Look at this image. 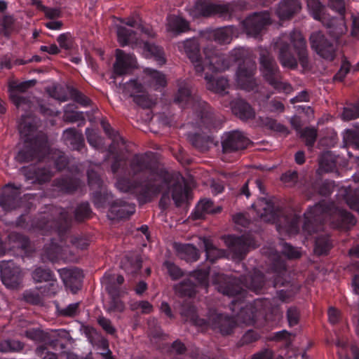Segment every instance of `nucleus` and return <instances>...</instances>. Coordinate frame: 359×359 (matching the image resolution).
<instances>
[{"instance_id":"nucleus-1","label":"nucleus","mask_w":359,"mask_h":359,"mask_svg":"<svg viewBox=\"0 0 359 359\" xmlns=\"http://www.w3.org/2000/svg\"><path fill=\"white\" fill-rule=\"evenodd\" d=\"M129 175L142 174L147 180L142 183V192L146 198H153L162 192L160 205L165 208L171 198L177 206L181 205L189 197V188L182 177H174L168 173H158L154 163L147 154H137L130 163Z\"/></svg>"},{"instance_id":"nucleus-2","label":"nucleus","mask_w":359,"mask_h":359,"mask_svg":"<svg viewBox=\"0 0 359 359\" xmlns=\"http://www.w3.org/2000/svg\"><path fill=\"white\" fill-rule=\"evenodd\" d=\"M303 231L311 235L323 229L325 223L330 222L333 228L348 230L356 223L353 214L336 206L334 202L322 200L309 208L304 214Z\"/></svg>"},{"instance_id":"nucleus-3","label":"nucleus","mask_w":359,"mask_h":359,"mask_svg":"<svg viewBox=\"0 0 359 359\" xmlns=\"http://www.w3.org/2000/svg\"><path fill=\"white\" fill-rule=\"evenodd\" d=\"M137 67V61L132 54L126 53L123 50H116V61L114 64L112 79L119 93L125 96L133 98V101L142 108H150L154 104V100L149 97L142 84L135 80H130L125 83H117L118 76L130 73L131 70Z\"/></svg>"},{"instance_id":"nucleus-4","label":"nucleus","mask_w":359,"mask_h":359,"mask_svg":"<svg viewBox=\"0 0 359 359\" xmlns=\"http://www.w3.org/2000/svg\"><path fill=\"white\" fill-rule=\"evenodd\" d=\"M212 280L219 292L229 297H237L231 302L233 306L245 296V289L258 294L262 292L265 285L263 273L257 269L242 276L239 279L222 273H215L212 276Z\"/></svg>"},{"instance_id":"nucleus-5","label":"nucleus","mask_w":359,"mask_h":359,"mask_svg":"<svg viewBox=\"0 0 359 359\" xmlns=\"http://www.w3.org/2000/svg\"><path fill=\"white\" fill-rule=\"evenodd\" d=\"M290 43L280 39L276 43L278 60L283 67L295 69L298 62L306 69L309 65L306 41L299 31L293 30L288 35Z\"/></svg>"},{"instance_id":"nucleus-6","label":"nucleus","mask_w":359,"mask_h":359,"mask_svg":"<svg viewBox=\"0 0 359 359\" xmlns=\"http://www.w3.org/2000/svg\"><path fill=\"white\" fill-rule=\"evenodd\" d=\"M18 129L24 140V146L16 155V161L27 163L34 159L40 160L48 149L46 137L42 133H38L35 126L25 116H22Z\"/></svg>"},{"instance_id":"nucleus-7","label":"nucleus","mask_w":359,"mask_h":359,"mask_svg":"<svg viewBox=\"0 0 359 359\" xmlns=\"http://www.w3.org/2000/svg\"><path fill=\"white\" fill-rule=\"evenodd\" d=\"M180 314L186 322L201 327L210 326L212 329L218 330L222 334H229L236 325L232 318L217 313H211L208 321L198 318L195 307L191 304L182 305Z\"/></svg>"},{"instance_id":"nucleus-8","label":"nucleus","mask_w":359,"mask_h":359,"mask_svg":"<svg viewBox=\"0 0 359 359\" xmlns=\"http://www.w3.org/2000/svg\"><path fill=\"white\" fill-rule=\"evenodd\" d=\"M205 55V60L202 64L210 71L214 72H224L244 55V50L242 48L233 49L229 55L223 54L219 50L210 47L204 48Z\"/></svg>"},{"instance_id":"nucleus-9","label":"nucleus","mask_w":359,"mask_h":359,"mask_svg":"<svg viewBox=\"0 0 359 359\" xmlns=\"http://www.w3.org/2000/svg\"><path fill=\"white\" fill-rule=\"evenodd\" d=\"M199 128L204 135L201 134H189V142L194 147L201 151H206L213 142V139L209 133L217 130L221 125V121L216 118L211 111L201 115Z\"/></svg>"},{"instance_id":"nucleus-10","label":"nucleus","mask_w":359,"mask_h":359,"mask_svg":"<svg viewBox=\"0 0 359 359\" xmlns=\"http://www.w3.org/2000/svg\"><path fill=\"white\" fill-rule=\"evenodd\" d=\"M311 48L322 58L333 61L337 55V46L334 40L328 38L323 32L311 34L309 38Z\"/></svg>"},{"instance_id":"nucleus-11","label":"nucleus","mask_w":359,"mask_h":359,"mask_svg":"<svg viewBox=\"0 0 359 359\" xmlns=\"http://www.w3.org/2000/svg\"><path fill=\"white\" fill-rule=\"evenodd\" d=\"M174 102L181 108L191 107L195 110H200L201 115L206 113L207 111H211L206 102L201 101L198 96L192 93L189 85L187 83L180 84Z\"/></svg>"},{"instance_id":"nucleus-12","label":"nucleus","mask_w":359,"mask_h":359,"mask_svg":"<svg viewBox=\"0 0 359 359\" xmlns=\"http://www.w3.org/2000/svg\"><path fill=\"white\" fill-rule=\"evenodd\" d=\"M256 65L250 59H245L240 64L236 73V81L241 89L247 91L254 90L257 86L255 79Z\"/></svg>"},{"instance_id":"nucleus-13","label":"nucleus","mask_w":359,"mask_h":359,"mask_svg":"<svg viewBox=\"0 0 359 359\" xmlns=\"http://www.w3.org/2000/svg\"><path fill=\"white\" fill-rule=\"evenodd\" d=\"M0 269L2 282L6 287L18 289L20 287L23 274L13 261L0 262Z\"/></svg>"},{"instance_id":"nucleus-14","label":"nucleus","mask_w":359,"mask_h":359,"mask_svg":"<svg viewBox=\"0 0 359 359\" xmlns=\"http://www.w3.org/2000/svg\"><path fill=\"white\" fill-rule=\"evenodd\" d=\"M51 219L44 216L39 224V227L41 229L50 228L62 231L70 224L69 212L62 208H54L51 211Z\"/></svg>"},{"instance_id":"nucleus-15","label":"nucleus","mask_w":359,"mask_h":359,"mask_svg":"<svg viewBox=\"0 0 359 359\" xmlns=\"http://www.w3.org/2000/svg\"><path fill=\"white\" fill-rule=\"evenodd\" d=\"M177 49L184 53L193 63L196 72L202 73L204 66L200 57V46L197 39H189L177 43Z\"/></svg>"},{"instance_id":"nucleus-16","label":"nucleus","mask_w":359,"mask_h":359,"mask_svg":"<svg viewBox=\"0 0 359 359\" xmlns=\"http://www.w3.org/2000/svg\"><path fill=\"white\" fill-rule=\"evenodd\" d=\"M269 20L267 12L255 13L242 22L245 32L249 36L257 38Z\"/></svg>"},{"instance_id":"nucleus-17","label":"nucleus","mask_w":359,"mask_h":359,"mask_svg":"<svg viewBox=\"0 0 359 359\" xmlns=\"http://www.w3.org/2000/svg\"><path fill=\"white\" fill-rule=\"evenodd\" d=\"M249 140L239 130L225 133L222 137V146L224 153L243 149L249 144Z\"/></svg>"},{"instance_id":"nucleus-18","label":"nucleus","mask_w":359,"mask_h":359,"mask_svg":"<svg viewBox=\"0 0 359 359\" xmlns=\"http://www.w3.org/2000/svg\"><path fill=\"white\" fill-rule=\"evenodd\" d=\"M307 7L313 19L327 27H331L333 25L334 20L326 13V8L320 0H307Z\"/></svg>"},{"instance_id":"nucleus-19","label":"nucleus","mask_w":359,"mask_h":359,"mask_svg":"<svg viewBox=\"0 0 359 359\" xmlns=\"http://www.w3.org/2000/svg\"><path fill=\"white\" fill-rule=\"evenodd\" d=\"M256 184L263 196H259L257 201L252 204L257 217L264 222L269 221V198L265 193V188L261 180H257Z\"/></svg>"},{"instance_id":"nucleus-20","label":"nucleus","mask_w":359,"mask_h":359,"mask_svg":"<svg viewBox=\"0 0 359 359\" xmlns=\"http://www.w3.org/2000/svg\"><path fill=\"white\" fill-rule=\"evenodd\" d=\"M20 192L18 188L11 184L6 185L0 196V206L5 211L12 210L19 206Z\"/></svg>"},{"instance_id":"nucleus-21","label":"nucleus","mask_w":359,"mask_h":359,"mask_svg":"<svg viewBox=\"0 0 359 359\" xmlns=\"http://www.w3.org/2000/svg\"><path fill=\"white\" fill-rule=\"evenodd\" d=\"M60 275L66 287L69 289L73 294L80 290L83 278L81 270L79 269H62Z\"/></svg>"},{"instance_id":"nucleus-22","label":"nucleus","mask_w":359,"mask_h":359,"mask_svg":"<svg viewBox=\"0 0 359 359\" xmlns=\"http://www.w3.org/2000/svg\"><path fill=\"white\" fill-rule=\"evenodd\" d=\"M301 8L299 0H281L276 9V14L280 20H287L291 19Z\"/></svg>"},{"instance_id":"nucleus-23","label":"nucleus","mask_w":359,"mask_h":359,"mask_svg":"<svg viewBox=\"0 0 359 359\" xmlns=\"http://www.w3.org/2000/svg\"><path fill=\"white\" fill-rule=\"evenodd\" d=\"M226 243L234 255L238 258H241L248 251L252 244V241L246 236H229L226 240Z\"/></svg>"},{"instance_id":"nucleus-24","label":"nucleus","mask_w":359,"mask_h":359,"mask_svg":"<svg viewBox=\"0 0 359 359\" xmlns=\"http://www.w3.org/2000/svg\"><path fill=\"white\" fill-rule=\"evenodd\" d=\"M135 210L133 204L117 201L111 205L107 215L110 219H126L133 214Z\"/></svg>"},{"instance_id":"nucleus-25","label":"nucleus","mask_w":359,"mask_h":359,"mask_svg":"<svg viewBox=\"0 0 359 359\" xmlns=\"http://www.w3.org/2000/svg\"><path fill=\"white\" fill-rule=\"evenodd\" d=\"M271 274L274 273L271 280V283L274 287L284 286L287 283L285 276L287 273V266L283 261L271 262Z\"/></svg>"},{"instance_id":"nucleus-26","label":"nucleus","mask_w":359,"mask_h":359,"mask_svg":"<svg viewBox=\"0 0 359 359\" xmlns=\"http://www.w3.org/2000/svg\"><path fill=\"white\" fill-rule=\"evenodd\" d=\"M106 290L111 296V300L105 306V309L108 313L119 312L121 313L125 310V305L118 297L121 296L120 290L113 284L106 285Z\"/></svg>"},{"instance_id":"nucleus-27","label":"nucleus","mask_w":359,"mask_h":359,"mask_svg":"<svg viewBox=\"0 0 359 359\" xmlns=\"http://www.w3.org/2000/svg\"><path fill=\"white\" fill-rule=\"evenodd\" d=\"M220 206L215 207L213 203L209 199L201 200L197 205L193 217L195 219H203L207 214H215L220 212Z\"/></svg>"},{"instance_id":"nucleus-28","label":"nucleus","mask_w":359,"mask_h":359,"mask_svg":"<svg viewBox=\"0 0 359 359\" xmlns=\"http://www.w3.org/2000/svg\"><path fill=\"white\" fill-rule=\"evenodd\" d=\"M233 113L241 120H249L255 117V113L251 106L244 100H239L231 103Z\"/></svg>"},{"instance_id":"nucleus-29","label":"nucleus","mask_w":359,"mask_h":359,"mask_svg":"<svg viewBox=\"0 0 359 359\" xmlns=\"http://www.w3.org/2000/svg\"><path fill=\"white\" fill-rule=\"evenodd\" d=\"M116 187L122 192L139 193L142 196L145 201H149L151 199V198H146V196L142 194V183L139 184L136 182H131L129 180L126 178H118Z\"/></svg>"},{"instance_id":"nucleus-30","label":"nucleus","mask_w":359,"mask_h":359,"mask_svg":"<svg viewBox=\"0 0 359 359\" xmlns=\"http://www.w3.org/2000/svg\"><path fill=\"white\" fill-rule=\"evenodd\" d=\"M207 81V88L215 93L224 95L226 93V90L229 88V83L227 79L222 76L216 79H212L205 76Z\"/></svg>"},{"instance_id":"nucleus-31","label":"nucleus","mask_w":359,"mask_h":359,"mask_svg":"<svg viewBox=\"0 0 359 359\" xmlns=\"http://www.w3.org/2000/svg\"><path fill=\"white\" fill-rule=\"evenodd\" d=\"M275 71L276 67L271 59V87H273L278 93H290L293 90L292 85L283 81L282 78L276 77Z\"/></svg>"},{"instance_id":"nucleus-32","label":"nucleus","mask_w":359,"mask_h":359,"mask_svg":"<svg viewBox=\"0 0 359 359\" xmlns=\"http://www.w3.org/2000/svg\"><path fill=\"white\" fill-rule=\"evenodd\" d=\"M234 34L233 27H224L212 31L210 37L219 43H229L231 42Z\"/></svg>"},{"instance_id":"nucleus-33","label":"nucleus","mask_w":359,"mask_h":359,"mask_svg":"<svg viewBox=\"0 0 359 359\" xmlns=\"http://www.w3.org/2000/svg\"><path fill=\"white\" fill-rule=\"evenodd\" d=\"M177 294L181 297H191L197 292V285L194 283L193 280L189 278L175 286Z\"/></svg>"},{"instance_id":"nucleus-34","label":"nucleus","mask_w":359,"mask_h":359,"mask_svg":"<svg viewBox=\"0 0 359 359\" xmlns=\"http://www.w3.org/2000/svg\"><path fill=\"white\" fill-rule=\"evenodd\" d=\"M143 53L146 57H154L159 65L165 62L163 49L154 44L145 42L142 46Z\"/></svg>"},{"instance_id":"nucleus-35","label":"nucleus","mask_w":359,"mask_h":359,"mask_svg":"<svg viewBox=\"0 0 359 359\" xmlns=\"http://www.w3.org/2000/svg\"><path fill=\"white\" fill-rule=\"evenodd\" d=\"M144 73L147 76V81L154 88L157 89L166 85L165 76L161 72L147 68L144 70Z\"/></svg>"},{"instance_id":"nucleus-36","label":"nucleus","mask_w":359,"mask_h":359,"mask_svg":"<svg viewBox=\"0 0 359 359\" xmlns=\"http://www.w3.org/2000/svg\"><path fill=\"white\" fill-rule=\"evenodd\" d=\"M62 137L66 143L72 145L74 149H79L83 142L81 133L77 132L74 128L65 130Z\"/></svg>"},{"instance_id":"nucleus-37","label":"nucleus","mask_w":359,"mask_h":359,"mask_svg":"<svg viewBox=\"0 0 359 359\" xmlns=\"http://www.w3.org/2000/svg\"><path fill=\"white\" fill-rule=\"evenodd\" d=\"M332 248L330 237L328 235L318 236L315 241V253L318 255H327Z\"/></svg>"},{"instance_id":"nucleus-38","label":"nucleus","mask_w":359,"mask_h":359,"mask_svg":"<svg viewBox=\"0 0 359 359\" xmlns=\"http://www.w3.org/2000/svg\"><path fill=\"white\" fill-rule=\"evenodd\" d=\"M284 224L282 226L280 224H277L278 230L283 229L289 234H297L299 231V222L300 218L297 215L292 217H284Z\"/></svg>"},{"instance_id":"nucleus-39","label":"nucleus","mask_w":359,"mask_h":359,"mask_svg":"<svg viewBox=\"0 0 359 359\" xmlns=\"http://www.w3.org/2000/svg\"><path fill=\"white\" fill-rule=\"evenodd\" d=\"M189 29V22L184 19L172 15L168 18V29L177 33L184 32Z\"/></svg>"},{"instance_id":"nucleus-40","label":"nucleus","mask_w":359,"mask_h":359,"mask_svg":"<svg viewBox=\"0 0 359 359\" xmlns=\"http://www.w3.org/2000/svg\"><path fill=\"white\" fill-rule=\"evenodd\" d=\"M203 243L206 252V257L210 262H213L216 259L225 256V252L216 248L209 239L203 238Z\"/></svg>"},{"instance_id":"nucleus-41","label":"nucleus","mask_w":359,"mask_h":359,"mask_svg":"<svg viewBox=\"0 0 359 359\" xmlns=\"http://www.w3.org/2000/svg\"><path fill=\"white\" fill-rule=\"evenodd\" d=\"M30 86L31 81L22 82L20 83H17L15 82L11 83L8 86L9 97L11 100L12 102L18 103V95H21L20 93L26 91Z\"/></svg>"},{"instance_id":"nucleus-42","label":"nucleus","mask_w":359,"mask_h":359,"mask_svg":"<svg viewBox=\"0 0 359 359\" xmlns=\"http://www.w3.org/2000/svg\"><path fill=\"white\" fill-rule=\"evenodd\" d=\"M262 302L260 300H256L255 305L252 304H247L245 308H241V312L238 314L239 318H243V321L246 323H252L256 315L254 312V309L257 310L261 305Z\"/></svg>"},{"instance_id":"nucleus-43","label":"nucleus","mask_w":359,"mask_h":359,"mask_svg":"<svg viewBox=\"0 0 359 359\" xmlns=\"http://www.w3.org/2000/svg\"><path fill=\"white\" fill-rule=\"evenodd\" d=\"M343 142L346 147L359 149V132L353 129L345 130L343 133Z\"/></svg>"},{"instance_id":"nucleus-44","label":"nucleus","mask_w":359,"mask_h":359,"mask_svg":"<svg viewBox=\"0 0 359 359\" xmlns=\"http://www.w3.org/2000/svg\"><path fill=\"white\" fill-rule=\"evenodd\" d=\"M300 137L305 142L306 147L312 148L317 139V130L313 128L306 127L299 131Z\"/></svg>"},{"instance_id":"nucleus-45","label":"nucleus","mask_w":359,"mask_h":359,"mask_svg":"<svg viewBox=\"0 0 359 359\" xmlns=\"http://www.w3.org/2000/svg\"><path fill=\"white\" fill-rule=\"evenodd\" d=\"M134 32L123 26L117 27L118 41L121 46H125L133 42Z\"/></svg>"},{"instance_id":"nucleus-46","label":"nucleus","mask_w":359,"mask_h":359,"mask_svg":"<svg viewBox=\"0 0 359 359\" xmlns=\"http://www.w3.org/2000/svg\"><path fill=\"white\" fill-rule=\"evenodd\" d=\"M32 6L43 11L48 18L55 19L61 16V11L59 8H48L43 6L40 0H32Z\"/></svg>"},{"instance_id":"nucleus-47","label":"nucleus","mask_w":359,"mask_h":359,"mask_svg":"<svg viewBox=\"0 0 359 359\" xmlns=\"http://www.w3.org/2000/svg\"><path fill=\"white\" fill-rule=\"evenodd\" d=\"M336 168V162L328 154L323 155L319 162V173L333 172Z\"/></svg>"},{"instance_id":"nucleus-48","label":"nucleus","mask_w":359,"mask_h":359,"mask_svg":"<svg viewBox=\"0 0 359 359\" xmlns=\"http://www.w3.org/2000/svg\"><path fill=\"white\" fill-rule=\"evenodd\" d=\"M292 297V292L290 290H279L276 291V294L275 297L271 299V306L274 305H278L279 303H285L289 302V300ZM273 311L271 307V315L272 314Z\"/></svg>"},{"instance_id":"nucleus-49","label":"nucleus","mask_w":359,"mask_h":359,"mask_svg":"<svg viewBox=\"0 0 359 359\" xmlns=\"http://www.w3.org/2000/svg\"><path fill=\"white\" fill-rule=\"evenodd\" d=\"M259 62L260 70L263 76L268 80L269 76V52L266 49H261Z\"/></svg>"},{"instance_id":"nucleus-50","label":"nucleus","mask_w":359,"mask_h":359,"mask_svg":"<svg viewBox=\"0 0 359 359\" xmlns=\"http://www.w3.org/2000/svg\"><path fill=\"white\" fill-rule=\"evenodd\" d=\"M32 277L36 282H47L53 280V275L48 269L38 268L34 271Z\"/></svg>"},{"instance_id":"nucleus-51","label":"nucleus","mask_w":359,"mask_h":359,"mask_svg":"<svg viewBox=\"0 0 359 359\" xmlns=\"http://www.w3.org/2000/svg\"><path fill=\"white\" fill-rule=\"evenodd\" d=\"M62 251V250L60 246L52 245L50 248L46 250V256L47 259L51 262H57L59 259L65 258Z\"/></svg>"},{"instance_id":"nucleus-52","label":"nucleus","mask_w":359,"mask_h":359,"mask_svg":"<svg viewBox=\"0 0 359 359\" xmlns=\"http://www.w3.org/2000/svg\"><path fill=\"white\" fill-rule=\"evenodd\" d=\"M283 341V345L287 348L292 344L291 334L285 330L273 333L271 341Z\"/></svg>"},{"instance_id":"nucleus-53","label":"nucleus","mask_w":359,"mask_h":359,"mask_svg":"<svg viewBox=\"0 0 359 359\" xmlns=\"http://www.w3.org/2000/svg\"><path fill=\"white\" fill-rule=\"evenodd\" d=\"M209 274V271L206 269L198 270L194 271L191 276L190 278L191 280H195L197 281L198 285H201L205 287L208 285V276Z\"/></svg>"},{"instance_id":"nucleus-54","label":"nucleus","mask_w":359,"mask_h":359,"mask_svg":"<svg viewBox=\"0 0 359 359\" xmlns=\"http://www.w3.org/2000/svg\"><path fill=\"white\" fill-rule=\"evenodd\" d=\"M281 252L290 259H297L301 257L300 252L296 248L285 242L283 243Z\"/></svg>"},{"instance_id":"nucleus-55","label":"nucleus","mask_w":359,"mask_h":359,"mask_svg":"<svg viewBox=\"0 0 359 359\" xmlns=\"http://www.w3.org/2000/svg\"><path fill=\"white\" fill-rule=\"evenodd\" d=\"M342 118L345 121H351L359 118V104L344 108Z\"/></svg>"},{"instance_id":"nucleus-56","label":"nucleus","mask_w":359,"mask_h":359,"mask_svg":"<svg viewBox=\"0 0 359 359\" xmlns=\"http://www.w3.org/2000/svg\"><path fill=\"white\" fill-rule=\"evenodd\" d=\"M90 209L87 203H81L76 208L75 210V219L77 221H81L90 216Z\"/></svg>"},{"instance_id":"nucleus-57","label":"nucleus","mask_w":359,"mask_h":359,"mask_svg":"<svg viewBox=\"0 0 359 359\" xmlns=\"http://www.w3.org/2000/svg\"><path fill=\"white\" fill-rule=\"evenodd\" d=\"M86 133L88 143L93 147L97 148L102 143L101 137L94 130L88 128Z\"/></svg>"},{"instance_id":"nucleus-58","label":"nucleus","mask_w":359,"mask_h":359,"mask_svg":"<svg viewBox=\"0 0 359 359\" xmlns=\"http://www.w3.org/2000/svg\"><path fill=\"white\" fill-rule=\"evenodd\" d=\"M287 318L290 327H293L299 323V311L295 306L290 307L287 311Z\"/></svg>"},{"instance_id":"nucleus-59","label":"nucleus","mask_w":359,"mask_h":359,"mask_svg":"<svg viewBox=\"0 0 359 359\" xmlns=\"http://www.w3.org/2000/svg\"><path fill=\"white\" fill-rule=\"evenodd\" d=\"M351 66V63L348 61L346 60H343L339 69L334 76V80L342 81L349 72Z\"/></svg>"},{"instance_id":"nucleus-60","label":"nucleus","mask_w":359,"mask_h":359,"mask_svg":"<svg viewBox=\"0 0 359 359\" xmlns=\"http://www.w3.org/2000/svg\"><path fill=\"white\" fill-rule=\"evenodd\" d=\"M214 4H197L196 11L202 16L208 17L214 15Z\"/></svg>"},{"instance_id":"nucleus-61","label":"nucleus","mask_w":359,"mask_h":359,"mask_svg":"<svg viewBox=\"0 0 359 359\" xmlns=\"http://www.w3.org/2000/svg\"><path fill=\"white\" fill-rule=\"evenodd\" d=\"M281 181L287 187L294 186L298 180V173L296 171H288L281 176Z\"/></svg>"},{"instance_id":"nucleus-62","label":"nucleus","mask_w":359,"mask_h":359,"mask_svg":"<svg viewBox=\"0 0 359 359\" xmlns=\"http://www.w3.org/2000/svg\"><path fill=\"white\" fill-rule=\"evenodd\" d=\"M164 266L166 267L169 275L172 279L176 280L182 276L183 273L182 270L172 262L166 261L164 263Z\"/></svg>"},{"instance_id":"nucleus-63","label":"nucleus","mask_w":359,"mask_h":359,"mask_svg":"<svg viewBox=\"0 0 359 359\" xmlns=\"http://www.w3.org/2000/svg\"><path fill=\"white\" fill-rule=\"evenodd\" d=\"M97 323L102 327V329L108 334H114L116 332V329L112 325L111 322L109 319L104 316H99L97 318Z\"/></svg>"},{"instance_id":"nucleus-64","label":"nucleus","mask_w":359,"mask_h":359,"mask_svg":"<svg viewBox=\"0 0 359 359\" xmlns=\"http://www.w3.org/2000/svg\"><path fill=\"white\" fill-rule=\"evenodd\" d=\"M214 15H219L221 17H226L231 12V6L228 4H214Z\"/></svg>"}]
</instances>
